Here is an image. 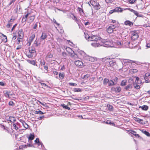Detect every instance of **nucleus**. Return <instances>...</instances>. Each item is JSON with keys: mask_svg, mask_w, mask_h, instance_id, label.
<instances>
[{"mask_svg": "<svg viewBox=\"0 0 150 150\" xmlns=\"http://www.w3.org/2000/svg\"><path fill=\"white\" fill-rule=\"evenodd\" d=\"M35 18V15L32 14L30 12H28L23 17L21 21L22 23H24L27 21L28 23H30L33 21Z\"/></svg>", "mask_w": 150, "mask_h": 150, "instance_id": "obj_1", "label": "nucleus"}, {"mask_svg": "<svg viewBox=\"0 0 150 150\" xmlns=\"http://www.w3.org/2000/svg\"><path fill=\"white\" fill-rule=\"evenodd\" d=\"M87 55L84 51L80 50L78 52V53L75 54L74 59H75L79 58L80 59H83L86 60Z\"/></svg>", "mask_w": 150, "mask_h": 150, "instance_id": "obj_2", "label": "nucleus"}, {"mask_svg": "<svg viewBox=\"0 0 150 150\" xmlns=\"http://www.w3.org/2000/svg\"><path fill=\"white\" fill-rule=\"evenodd\" d=\"M85 38L88 41H94V43H98L100 37L98 36L94 35H91L89 36L88 34H85Z\"/></svg>", "mask_w": 150, "mask_h": 150, "instance_id": "obj_3", "label": "nucleus"}, {"mask_svg": "<svg viewBox=\"0 0 150 150\" xmlns=\"http://www.w3.org/2000/svg\"><path fill=\"white\" fill-rule=\"evenodd\" d=\"M36 51L35 47L32 46L29 48V51L26 52V55L29 58H32L35 54Z\"/></svg>", "mask_w": 150, "mask_h": 150, "instance_id": "obj_4", "label": "nucleus"}, {"mask_svg": "<svg viewBox=\"0 0 150 150\" xmlns=\"http://www.w3.org/2000/svg\"><path fill=\"white\" fill-rule=\"evenodd\" d=\"M89 3L92 6L95 10H98L100 9L101 6L97 1L91 0Z\"/></svg>", "mask_w": 150, "mask_h": 150, "instance_id": "obj_5", "label": "nucleus"}, {"mask_svg": "<svg viewBox=\"0 0 150 150\" xmlns=\"http://www.w3.org/2000/svg\"><path fill=\"white\" fill-rule=\"evenodd\" d=\"M106 42L105 40H100V38L98 43H92L91 45L94 47H98L100 46H104L105 43Z\"/></svg>", "mask_w": 150, "mask_h": 150, "instance_id": "obj_6", "label": "nucleus"}, {"mask_svg": "<svg viewBox=\"0 0 150 150\" xmlns=\"http://www.w3.org/2000/svg\"><path fill=\"white\" fill-rule=\"evenodd\" d=\"M66 51L68 53L69 55L70 56L71 58L74 59L75 53L69 47H67L66 48Z\"/></svg>", "mask_w": 150, "mask_h": 150, "instance_id": "obj_7", "label": "nucleus"}, {"mask_svg": "<svg viewBox=\"0 0 150 150\" xmlns=\"http://www.w3.org/2000/svg\"><path fill=\"white\" fill-rule=\"evenodd\" d=\"M131 38L132 40H135L139 38V36L137 31H133L131 32Z\"/></svg>", "mask_w": 150, "mask_h": 150, "instance_id": "obj_8", "label": "nucleus"}, {"mask_svg": "<svg viewBox=\"0 0 150 150\" xmlns=\"http://www.w3.org/2000/svg\"><path fill=\"white\" fill-rule=\"evenodd\" d=\"M35 36V34L34 33H32L28 38V44L30 46L31 43L33 41Z\"/></svg>", "mask_w": 150, "mask_h": 150, "instance_id": "obj_9", "label": "nucleus"}, {"mask_svg": "<svg viewBox=\"0 0 150 150\" xmlns=\"http://www.w3.org/2000/svg\"><path fill=\"white\" fill-rule=\"evenodd\" d=\"M116 28L115 25H111L107 28V31L108 33H113Z\"/></svg>", "mask_w": 150, "mask_h": 150, "instance_id": "obj_10", "label": "nucleus"}, {"mask_svg": "<svg viewBox=\"0 0 150 150\" xmlns=\"http://www.w3.org/2000/svg\"><path fill=\"white\" fill-rule=\"evenodd\" d=\"M133 118L134 120L141 124L143 125L145 124L144 122V120L142 119H140L135 117H133Z\"/></svg>", "mask_w": 150, "mask_h": 150, "instance_id": "obj_11", "label": "nucleus"}, {"mask_svg": "<svg viewBox=\"0 0 150 150\" xmlns=\"http://www.w3.org/2000/svg\"><path fill=\"white\" fill-rule=\"evenodd\" d=\"M86 60L91 62H94L96 61L97 59L96 58L87 55Z\"/></svg>", "mask_w": 150, "mask_h": 150, "instance_id": "obj_12", "label": "nucleus"}, {"mask_svg": "<svg viewBox=\"0 0 150 150\" xmlns=\"http://www.w3.org/2000/svg\"><path fill=\"white\" fill-rule=\"evenodd\" d=\"M111 90L112 91H114L116 93H118L120 92L121 91V88L120 87H117L116 88L112 87Z\"/></svg>", "mask_w": 150, "mask_h": 150, "instance_id": "obj_13", "label": "nucleus"}, {"mask_svg": "<svg viewBox=\"0 0 150 150\" xmlns=\"http://www.w3.org/2000/svg\"><path fill=\"white\" fill-rule=\"evenodd\" d=\"M74 64L78 67H82L83 65V63L81 61H76L74 62Z\"/></svg>", "mask_w": 150, "mask_h": 150, "instance_id": "obj_14", "label": "nucleus"}, {"mask_svg": "<svg viewBox=\"0 0 150 150\" xmlns=\"http://www.w3.org/2000/svg\"><path fill=\"white\" fill-rule=\"evenodd\" d=\"M14 19H11L8 21V24L6 25V27L7 28H10L11 27Z\"/></svg>", "mask_w": 150, "mask_h": 150, "instance_id": "obj_15", "label": "nucleus"}, {"mask_svg": "<svg viewBox=\"0 0 150 150\" xmlns=\"http://www.w3.org/2000/svg\"><path fill=\"white\" fill-rule=\"evenodd\" d=\"M127 131L131 133L132 134H133L134 135L135 137H137L138 138H139L140 137V136L138 134H136V132L135 131L132 130L130 129L129 130H127Z\"/></svg>", "mask_w": 150, "mask_h": 150, "instance_id": "obj_16", "label": "nucleus"}, {"mask_svg": "<svg viewBox=\"0 0 150 150\" xmlns=\"http://www.w3.org/2000/svg\"><path fill=\"white\" fill-rule=\"evenodd\" d=\"M104 46L107 47H112L113 45L111 41H106V42L105 43V45Z\"/></svg>", "mask_w": 150, "mask_h": 150, "instance_id": "obj_17", "label": "nucleus"}, {"mask_svg": "<svg viewBox=\"0 0 150 150\" xmlns=\"http://www.w3.org/2000/svg\"><path fill=\"white\" fill-rule=\"evenodd\" d=\"M124 24L126 25L132 27L133 25V23L129 20H127L124 22Z\"/></svg>", "mask_w": 150, "mask_h": 150, "instance_id": "obj_18", "label": "nucleus"}, {"mask_svg": "<svg viewBox=\"0 0 150 150\" xmlns=\"http://www.w3.org/2000/svg\"><path fill=\"white\" fill-rule=\"evenodd\" d=\"M24 36V33L23 30L21 29L19 30L18 33V37L23 38Z\"/></svg>", "mask_w": 150, "mask_h": 150, "instance_id": "obj_19", "label": "nucleus"}, {"mask_svg": "<svg viewBox=\"0 0 150 150\" xmlns=\"http://www.w3.org/2000/svg\"><path fill=\"white\" fill-rule=\"evenodd\" d=\"M47 35L46 33H42V35L40 37V40H41L42 41L45 40L47 38Z\"/></svg>", "mask_w": 150, "mask_h": 150, "instance_id": "obj_20", "label": "nucleus"}, {"mask_svg": "<svg viewBox=\"0 0 150 150\" xmlns=\"http://www.w3.org/2000/svg\"><path fill=\"white\" fill-rule=\"evenodd\" d=\"M20 121L21 122L23 126L26 128L27 129L28 127V125L25 122V121L21 119L20 120Z\"/></svg>", "mask_w": 150, "mask_h": 150, "instance_id": "obj_21", "label": "nucleus"}, {"mask_svg": "<svg viewBox=\"0 0 150 150\" xmlns=\"http://www.w3.org/2000/svg\"><path fill=\"white\" fill-rule=\"evenodd\" d=\"M35 143L39 145H42V143L40 141L39 139L38 138H37L34 141Z\"/></svg>", "mask_w": 150, "mask_h": 150, "instance_id": "obj_22", "label": "nucleus"}, {"mask_svg": "<svg viewBox=\"0 0 150 150\" xmlns=\"http://www.w3.org/2000/svg\"><path fill=\"white\" fill-rule=\"evenodd\" d=\"M9 121L11 122L14 123V122L16 121V119L15 117L11 116L9 118Z\"/></svg>", "mask_w": 150, "mask_h": 150, "instance_id": "obj_23", "label": "nucleus"}, {"mask_svg": "<svg viewBox=\"0 0 150 150\" xmlns=\"http://www.w3.org/2000/svg\"><path fill=\"white\" fill-rule=\"evenodd\" d=\"M34 113L36 114H39V115H42L43 114L45 113L42 112L41 110H34L33 111Z\"/></svg>", "mask_w": 150, "mask_h": 150, "instance_id": "obj_24", "label": "nucleus"}, {"mask_svg": "<svg viewBox=\"0 0 150 150\" xmlns=\"http://www.w3.org/2000/svg\"><path fill=\"white\" fill-rule=\"evenodd\" d=\"M64 76L65 74L64 72H60L59 74V77L61 79H63Z\"/></svg>", "mask_w": 150, "mask_h": 150, "instance_id": "obj_25", "label": "nucleus"}, {"mask_svg": "<svg viewBox=\"0 0 150 150\" xmlns=\"http://www.w3.org/2000/svg\"><path fill=\"white\" fill-rule=\"evenodd\" d=\"M10 92H8L7 91H4V95L5 96L6 98H10L9 96V93Z\"/></svg>", "mask_w": 150, "mask_h": 150, "instance_id": "obj_26", "label": "nucleus"}, {"mask_svg": "<svg viewBox=\"0 0 150 150\" xmlns=\"http://www.w3.org/2000/svg\"><path fill=\"white\" fill-rule=\"evenodd\" d=\"M139 108H141L143 110H147L148 109V107L146 105H143L142 106H140Z\"/></svg>", "mask_w": 150, "mask_h": 150, "instance_id": "obj_27", "label": "nucleus"}, {"mask_svg": "<svg viewBox=\"0 0 150 150\" xmlns=\"http://www.w3.org/2000/svg\"><path fill=\"white\" fill-rule=\"evenodd\" d=\"M133 13L137 16L138 17H142V16L141 15V14H139L138 12L134 10V11L133 12Z\"/></svg>", "mask_w": 150, "mask_h": 150, "instance_id": "obj_28", "label": "nucleus"}, {"mask_svg": "<svg viewBox=\"0 0 150 150\" xmlns=\"http://www.w3.org/2000/svg\"><path fill=\"white\" fill-rule=\"evenodd\" d=\"M35 137L34 134H30L29 137H28V138L29 140H33Z\"/></svg>", "mask_w": 150, "mask_h": 150, "instance_id": "obj_29", "label": "nucleus"}, {"mask_svg": "<svg viewBox=\"0 0 150 150\" xmlns=\"http://www.w3.org/2000/svg\"><path fill=\"white\" fill-rule=\"evenodd\" d=\"M34 44L35 45L36 47H38V46L40 45V43L39 42L38 40H36L34 41Z\"/></svg>", "mask_w": 150, "mask_h": 150, "instance_id": "obj_30", "label": "nucleus"}, {"mask_svg": "<svg viewBox=\"0 0 150 150\" xmlns=\"http://www.w3.org/2000/svg\"><path fill=\"white\" fill-rule=\"evenodd\" d=\"M126 60L127 61L126 62L128 63H134L136 64H137V62L135 61H133L129 59H127Z\"/></svg>", "mask_w": 150, "mask_h": 150, "instance_id": "obj_31", "label": "nucleus"}, {"mask_svg": "<svg viewBox=\"0 0 150 150\" xmlns=\"http://www.w3.org/2000/svg\"><path fill=\"white\" fill-rule=\"evenodd\" d=\"M115 85L114 82L112 80H110L108 82V85L109 86H114Z\"/></svg>", "mask_w": 150, "mask_h": 150, "instance_id": "obj_32", "label": "nucleus"}, {"mask_svg": "<svg viewBox=\"0 0 150 150\" xmlns=\"http://www.w3.org/2000/svg\"><path fill=\"white\" fill-rule=\"evenodd\" d=\"M116 11L117 12H120L121 13L122 12L123 10L122 8L120 7H116Z\"/></svg>", "mask_w": 150, "mask_h": 150, "instance_id": "obj_33", "label": "nucleus"}, {"mask_svg": "<svg viewBox=\"0 0 150 150\" xmlns=\"http://www.w3.org/2000/svg\"><path fill=\"white\" fill-rule=\"evenodd\" d=\"M61 106L62 107L64 108L67 109L68 110H70V108L67 105H66L64 104H62Z\"/></svg>", "mask_w": 150, "mask_h": 150, "instance_id": "obj_34", "label": "nucleus"}, {"mask_svg": "<svg viewBox=\"0 0 150 150\" xmlns=\"http://www.w3.org/2000/svg\"><path fill=\"white\" fill-rule=\"evenodd\" d=\"M0 34L5 38L3 40V41L5 42H7V39L6 36L1 33H0Z\"/></svg>", "mask_w": 150, "mask_h": 150, "instance_id": "obj_35", "label": "nucleus"}, {"mask_svg": "<svg viewBox=\"0 0 150 150\" xmlns=\"http://www.w3.org/2000/svg\"><path fill=\"white\" fill-rule=\"evenodd\" d=\"M23 38H21L18 37L17 38V43L18 44H19L20 42H22L23 41Z\"/></svg>", "mask_w": 150, "mask_h": 150, "instance_id": "obj_36", "label": "nucleus"}, {"mask_svg": "<svg viewBox=\"0 0 150 150\" xmlns=\"http://www.w3.org/2000/svg\"><path fill=\"white\" fill-rule=\"evenodd\" d=\"M53 57V55H52V53H50V52H49L46 57L47 58H52Z\"/></svg>", "mask_w": 150, "mask_h": 150, "instance_id": "obj_37", "label": "nucleus"}, {"mask_svg": "<svg viewBox=\"0 0 150 150\" xmlns=\"http://www.w3.org/2000/svg\"><path fill=\"white\" fill-rule=\"evenodd\" d=\"M109 81V79L106 78H105L103 81V84L105 85H106Z\"/></svg>", "mask_w": 150, "mask_h": 150, "instance_id": "obj_38", "label": "nucleus"}, {"mask_svg": "<svg viewBox=\"0 0 150 150\" xmlns=\"http://www.w3.org/2000/svg\"><path fill=\"white\" fill-rule=\"evenodd\" d=\"M107 107L108 109L110 111H112L113 110V107L112 105L108 104L107 105Z\"/></svg>", "mask_w": 150, "mask_h": 150, "instance_id": "obj_39", "label": "nucleus"}, {"mask_svg": "<svg viewBox=\"0 0 150 150\" xmlns=\"http://www.w3.org/2000/svg\"><path fill=\"white\" fill-rule=\"evenodd\" d=\"M109 64L111 66H113L115 64V61L114 60L111 61L110 62Z\"/></svg>", "mask_w": 150, "mask_h": 150, "instance_id": "obj_40", "label": "nucleus"}, {"mask_svg": "<svg viewBox=\"0 0 150 150\" xmlns=\"http://www.w3.org/2000/svg\"><path fill=\"white\" fill-rule=\"evenodd\" d=\"M127 83V81L126 80H122L121 83V86H125L126 85Z\"/></svg>", "mask_w": 150, "mask_h": 150, "instance_id": "obj_41", "label": "nucleus"}, {"mask_svg": "<svg viewBox=\"0 0 150 150\" xmlns=\"http://www.w3.org/2000/svg\"><path fill=\"white\" fill-rule=\"evenodd\" d=\"M90 75L89 74H87L84 76L83 79L84 80H87L90 77Z\"/></svg>", "mask_w": 150, "mask_h": 150, "instance_id": "obj_42", "label": "nucleus"}, {"mask_svg": "<svg viewBox=\"0 0 150 150\" xmlns=\"http://www.w3.org/2000/svg\"><path fill=\"white\" fill-rule=\"evenodd\" d=\"M29 63H30V64L33 65H35L36 64V63H35V62L34 60H30L29 61Z\"/></svg>", "mask_w": 150, "mask_h": 150, "instance_id": "obj_43", "label": "nucleus"}, {"mask_svg": "<svg viewBox=\"0 0 150 150\" xmlns=\"http://www.w3.org/2000/svg\"><path fill=\"white\" fill-rule=\"evenodd\" d=\"M103 122L105 123L106 124H108L111 125V124H112V123L111 122V120H108L107 121H105V122L104 121Z\"/></svg>", "mask_w": 150, "mask_h": 150, "instance_id": "obj_44", "label": "nucleus"}, {"mask_svg": "<svg viewBox=\"0 0 150 150\" xmlns=\"http://www.w3.org/2000/svg\"><path fill=\"white\" fill-rule=\"evenodd\" d=\"M115 43L116 45L119 47H120L121 45V42L119 41H117L116 42H115Z\"/></svg>", "mask_w": 150, "mask_h": 150, "instance_id": "obj_45", "label": "nucleus"}, {"mask_svg": "<svg viewBox=\"0 0 150 150\" xmlns=\"http://www.w3.org/2000/svg\"><path fill=\"white\" fill-rule=\"evenodd\" d=\"M74 92H81V89L80 88H74Z\"/></svg>", "mask_w": 150, "mask_h": 150, "instance_id": "obj_46", "label": "nucleus"}, {"mask_svg": "<svg viewBox=\"0 0 150 150\" xmlns=\"http://www.w3.org/2000/svg\"><path fill=\"white\" fill-rule=\"evenodd\" d=\"M132 88V85L131 84H129V85H128L126 87L125 89H126V90H128L129 88Z\"/></svg>", "mask_w": 150, "mask_h": 150, "instance_id": "obj_47", "label": "nucleus"}, {"mask_svg": "<svg viewBox=\"0 0 150 150\" xmlns=\"http://www.w3.org/2000/svg\"><path fill=\"white\" fill-rule=\"evenodd\" d=\"M143 133L147 136H150V134L148 132L146 131H144Z\"/></svg>", "mask_w": 150, "mask_h": 150, "instance_id": "obj_48", "label": "nucleus"}, {"mask_svg": "<svg viewBox=\"0 0 150 150\" xmlns=\"http://www.w3.org/2000/svg\"><path fill=\"white\" fill-rule=\"evenodd\" d=\"M40 63L41 65H45V61L43 59L42 60H41L40 61Z\"/></svg>", "mask_w": 150, "mask_h": 150, "instance_id": "obj_49", "label": "nucleus"}, {"mask_svg": "<svg viewBox=\"0 0 150 150\" xmlns=\"http://www.w3.org/2000/svg\"><path fill=\"white\" fill-rule=\"evenodd\" d=\"M62 55L63 57H67L68 54L66 52H63L62 53Z\"/></svg>", "mask_w": 150, "mask_h": 150, "instance_id": "obj_50", "label": "nucleus"}, {"mask_svg": "<svg viewBox=\"0 0 150 150\" xmlns=\"http://www.w3.org/2000/svg\"><path fill=\"white\" fill-rule=\"evenodd\" d=\"M8 104L9 105L13 106L14 105V103L13 101H11L9 102Z\"/></svg>", "mask_w": 150, "mask_h": 150, "instance_id": "obj_51", "label": "nucleus"}, {"mask_svg": "<svg viewBox=\"0 0 150 150\" xmlns=\"http://www.w3.org/2000/svg\"><path fill=\"white\" fill-rule=\"evenodd\" d=\"M13 126L14 127V129L16 130H17L18 129V127L16 126V125L14 123L13 124Z\"/></svg>", "mask_w": 150, "mask_h": 150, "instance_id": "obj_52", "label": "nucleus"}, {"mask_svg": "<svg viewBox=\"0 0 150 150\" xmlns=\"http://www.w3.org/2000/svg\"><path fill=\"white\" fill-rule=\"evenodd\" d=\"M150 76V73H147L145 74L144 77L147 78L148 76Z\"/></svg>", "mask_w": 150, "mask_h": 150, "instance_id": "obj_53", "label": "nucleus"}, {"mask_svg": "<svg viewBox=\"0 0 150 150\" xmlns=\"http://www.w3.org/2000/svg\"><path fill=\"white\" fill-rule=\"evenodd\" d=\"M69 85L71 86H76L77 85V84L76 83H69Z\"/></svg>", "mask_w": 150, "mask_h": 150, "instance_id": "obj_54", "label": "nucleus"}, {"mask_svg": "<svg viewBox=\"0 0 150 150\" xmlns=\"http://www.w3.org/2000/svg\"><path fill=\"white\" fill-rule=\"evenodd\" d=\"M145 80V81L146 83H148L150 82V80L147 78L144 77Z\"/></svg>", "mask_w": 150, "mask_h": 150, "instance_id": "obj_55", "label": "nucleus"}, {"mask_svg": "<svg viewBox=\"0 0 150 150\" xmlns=\"http://www.w3.org/2000/svg\"><path fill=\"white\" fill-rule=\"evenodd\" d=\"M131 71L134 73H136L138 71L136 69H131Z\"/></svg>", "mask_w": 150, "mask_h": 150, "instance_id": "obj_56", "label": "nucleus"}, {"mask_svg": "<svg viewBox=\"0 0 150 150\" xmlns=\"http://www.w3.org/2000/svg\"><path fill=\"white\" fill-rule=\"evenodd\" d=\"M38 27V23H36L34 25V26L33 27V28L34 29H36Z\"/></svg>", "mask_w": 150, "mask_h": 150, "instance_id": "obj_57", "label": "nucleus"}, {"mask_svg": "<svg viewBox=\"0 0 150 150\" xmlns=\"http://www.w3.org/2000/svg\"><path fill=\"white\" fill-rule=\"evenodd\" d=\"M130 4H133L135 2V0H128Z\"/></svg>", "mask_w": 150, "mask_h": 150, "instance_id": "obj_58", "label": "nucleus"}, {"mask_svg": "<svg viewBox=\"0 0 150 150\" xmlns=\"http://www.w3.org/2000/svg\"><path fill=\"white\" fill-rule=\"evenodd\" d=\"M110 58H103L102 59L103 61H106L107 60H110Z\"/></svg>", "mask_w": 150, "mask_h": 150, "instance_id": "obj_59", "label": "nucleus"}, {"mask_svg": "<svg viewBox=\"0 0 150 150\" xmlns=\"http://www.w3.org/2000/svg\"><path fill=\"white\" fill-rule=\"evenodd\" d=\"M17 24L16 23V24H15L13 26V27H12V28L11 29V31H13V30L15 29V28L16 27V26H17Z\"/></svg>", "mask_w": 150, "mask_h": 150, "instance_id": "obj_60", "label": "nucleus"}, {"mask_svg": "<svg viewBox=\"0 0 150 150\" xmlns=\"http://www.w3.org/2000/svg\"><path fill=\"white\" fill-rule=\"evenodd\" d=\"M44 116H40V117H38L37 119L38 120H42V118H44Z\"/></svg>", "mask_w": 150, "mask_h": 150, "instance_id": "obj_61", "label": "nucleus"}, {"mask_svg": "<svg viewBox=\"0 0 150 150\" xmlns=\"http://www.w3.org/2000/svg\"><path fill=\"white\" fill-rule=\"evenodd\" d=\"M21 45H18L17 48H16V49L17 50H18L21 49Z\"/></svg>", "mask_w": 150, "mask_h": 150, "instance_id": "obj_62", "label": "nucleus"}, {"mask_svg": "<svg viewBox=\"0 0 150 150\" xmlns=\"http://www.w3.org/2000/svg\"><path fill=\"white\" fill-rule=\"evenodd\" d=\"M40 83L42 86H44V87H46L47 86V85L45 83Z\"/></svg>", "mask_w": 150, "mask_h": 150, "instance_id": "obj_63", "label": "nucleus"}, {"mask_svg": "<svg viewBox=\"0 0 150 150\" xmlns=\"http://www.w3.org/2000/svg\"><path fill=\"white\" fill-rule=\"evenodd\" d=\"M146 47L147 48H149L150 47V44L148 43L146 45Z\"/></svg>", "mask_w": 150, "mask_h": 150, "instance_id": "obj_64", "label": "nucleus"}]
</instances>
